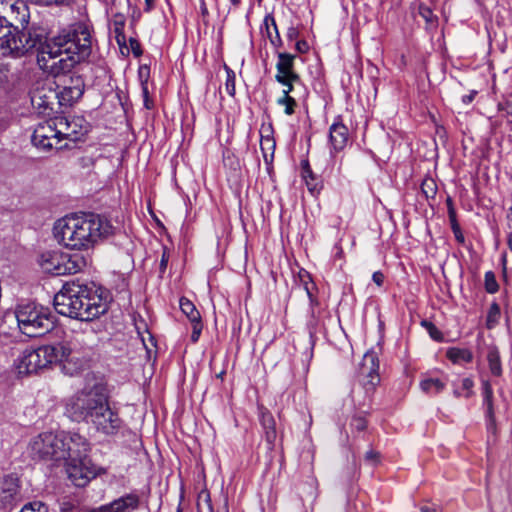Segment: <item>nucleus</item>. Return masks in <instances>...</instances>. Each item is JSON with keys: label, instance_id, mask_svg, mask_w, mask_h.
Here are the masks:
<instances>
[{"label": "nucleus", "instance_id": "obj_3", "mask_svg": "<svg viewBox=\"0 0 512 512\" xmlns=\"http://www.w3.org/2000/svg\"><path fill=\"white\" fill-rule=\"evenodd\" d=\"M113 233L114 226L107 217L91 212L65 216L53 227L58 243L72 250H88Z\"/></svg>", "mask_w": 512, "mask_h": 512}, {"label": "nucleus", "instance_id": "obj_44", "mask_svg": "<svg viewBox=\"0 0 512 512\" xmlns=\"http://www.w3.org/2000/svg\"><path fill=\"white\" fill-rule=\"evenodd\" d=\"M365 460L374 465L379 461V454L373 450L367 451L365 453Z\"/></svg>", "mask_w": 512, "mask_h": 512}, {"label": "nucleus", "instance_id": "obj_23", "mask_svg": "<svg viewBox=\"0 0 512 512\" xmlns=\"http://www.w3.org/2000/svg\"><path fill=\"white\" fill-rule=\"evenodd\" d=\"M263 25L270 43L275 48H280L283 45V41L280 37L275 18L271 14H267L264 18Z\"/></svg>", "mask_w": 512, "mask_h": 512}, {"label": "nucleus", "instance_id": "obj_21", "mask_svg": "<svg viewBox=\"0 0 512 512\" xmlns=\"http://www.w3.org/2000/svg\"><path fill=\"white\" fill-rule=\"evenodd\" d=\"M267 132V134H263L261 132V140H260V148L262 151L263 159L266 165L268 166V169L272 166V162L274 159V152H275V140L273 138L272 134V127L271 125L268 126L267 129L264 130Z\"/></svg>", "mask_w": 512, "mask_h": 512}, {"label": "nucleus", "instance_id": "obj_32", "mask_svg": "<svg viewBox=\"0 0 512 512\" xmlns=\"http://www.w3.org/2000/svg\"><path fill=\"white\" fill-rule=\"evenodd\" d=\"M500 313V306L496 302H493L490 305L486 318V327L488 329H492L498 324L500 319Z\"/></svg>", "mask_w": 512, "mask_h": 512}, {"label": "nucleus", "instance_id": "obj_58", "mask_svg": "<svg viewBox=\"0 0 512 512\" xmlns=\"http://www.w3.org/2000/svg\"><path fill=\"white\" fill-rule=\"evenodd\" d=\"M231 4L235 7L239 6L241 3V0H229Z\"/></svg>", "mask_w": 512, "mask_h": 512}, {"label": "nucleus", "instance_id": "obj_17", "mask_svg": "<svg viewBox=\"0 0 512 512\" xmlns=\"http://www.w3.org/2000/svg\"><path fill=\"white\" fill-rule=\"evenodd\" d=\"M20 492L19 478L14 474L4 476L0 481V506H12Z\"/></svg>", "mask_w": 512, "mask_h": 512}, {"label": "nucleus", "instance_id": "obj_24", "mask_svg": "<svg viewBox=\"0 0 512 512\" xmlns=\"http://www.w3.org/2000/svg\"><path fill=\"white\" fill-rule=\"evenodd\" d=\"M261 425L265 432V439L269 444H273L276 440V423L273 415L269 411L261 413Z\"/></svg>", "mask_w": 512, "mask_h": 512}, {"label": "nucleus", "instance_id": "obj_2", "mask_svg": "<svg viewBox=\"0 0 512 512\" xmlns=\"http://www.w3.org/2000/svg\"><path fill=\"white\" fill-rule=\"evenodd\" d=\"M65 413L71 420L90 424L107 436L116 435L123 426L118 411L110 405L109 392L103 383L85 387L71 396Z\"/></svg>", "mask_w": 512, "mask_h": 512}, {"label": "nucleus", "instance_id": "obj_26", "mask_svg": "<svg viewBox=\"0 0 512 512\" xmlns=\"http://www.w3.org/2000/svg\"><path fill=\"white\" fill-rule=\"evenodd\" d=\"M446 387V383L439 378H425L420 382L421 390L429 395H437Z\"/></svg>", "mask_w": 512, "mask_h": 512}, {"label": "nucleus", "instance_id": "obj_4", "mask_svg": "<svg viewBox=\"0 0 512 512\" xmlns=\"http://www.w3.org/2000/svg\"><path fill=\"white\" fill-rule=\"evenodd\" d=\"M54 308L63 316L92 321L108 311L109 292L95 285H65L54 296Z\"/></svg>", "mask_w": 512, "mask_h": 512}, {"label": "nucleus", "instance_id": "obj_51", "mask_svg": "<svg viewBox=\"0 0 512 512\" xmlns=\"http://www.w3.org/2000/svg\"><path fill=\"white\" fill-rule=\"evenodd\" d=\"M420 14L427 20L430 21V17L432 16V11L428 7H420Z\"/></svg>", "mask_w": 512, "mask_h": 512}, {"label": "nucleus", "instance_id": "obj_16", "mask_svg": "<svg viewBox=\"0 0 512 512\" xmlns=\"http://www.w3.org/2000/svg\"><path fill=\"white\" fill-rule=\"evenodd\" d=\"M62 436L65 438L64 451L67 452L63 460L88 456L90 445L85 437L78 433H66L63 431Z\"/></svg>", "mask_w": 512, "mask_h": 512}, {"label": "nucleus", "instance_id": "obj_37", "mask_svg": "<svg viewBox=\"0 0 512 512\" xmlns=\"http://www.w3.org/2000/svg\"><path fill=\"white\" fill-rule=\"evenodd\" d=\"M421 325L427 330V332L429 333L430 337L433 340H436V341L443 340L442 332L434 325V323H432L431 321H428V320H423L421 322Z\"/></svg>", "mask_w": 512, "mask_h": 512}, {"label": "nucleus", "instance_id": "obj_6", "mask_svg": "<svg viewBox=\"0 0 512 512\" xmlns=\"http://www.w3.org/2000/svg\"><path fill=\"white\" fill-rule=\"evenodd\" d=\"M1 4V10L5 13L6 24L9 26L10 34L13 38L21 35V40H27L25 44L27 53L38 49L39 44L44 39V32L40 28H27L29 22L28 7L24 1L18 0L9 7Z\"/></svg>", "mask_w": 512, "mask_h": 512}, {"label": "nucleus", "instance_id": "obj_55", "mask_svg": "<svg viewBox=\"0 0 512 512\" xmlns=\"http://www.w3.org/2000/svg\"><path fill=\"white\" fill-rule=\"evenodd\" d=\"M200 11H201L202 16H207L208 15V9H207V6H206V4H205V2L203 0L201 1Z\"/></svg>", "mask_w": 512, "mask_h": 512}, {"label": "nucleus", "instance_id": "obj_10", "mask_svg": "<svg viewBox=\"0 0 512 512\" xmlns=\"http://www.w3.org/2000/svg\"><path fill=\"white\" fill-rule=\"evenodd\" d=\"M30 99L32 106L43 115L50 116L60 108L57 88L52 83L38 84L30 92Z\"/></svg>", "mask_w": 512, "mask_h": 512}, {"label": "nucleus", "instance_id": "obj_15", "mask_svg": "<svg viewBox=\"0 0 512 512\" xmlns=\"http://www.w3.org/2000/svg\"><path fill=\"white\" fill-rule=\"evenodd\" d=\"M84 93V81L80 76L70 78V84L64 85L61 89L57 86L59 107L71 106L78 101Z\"/></svg>", "mask_w": 512, "mask_h": 512}, {"label": "nucleus", "instance_id": "obj_50", "mask_svg": "<svg viewBox=\"0 0 512 512\" xmlns=\"http://www.w3.org/2000/svg\"><path fill=\"white\" fill-rule=\"evenodd\" d=\"M476 94H477V91H475V90L471 91L469 94L464 95V96L462 97V102H463L465 105L470 104V103L474 100V98H475Z\"/></svg>", "mask_w": 512, "mask_h": 512}, {"label": "nucleus", "instance_id": "obj_40", "mask_svg": "<svg viewBox=\"0 0 512 512\" xmlns=\"http://www.w3.org/2000/svg\"><path fill=\"white\" fill-rule=\"evenodd\" d=\"M350 426L356 431H364L367 427V420L365 417L357 415L351 419Z\"/></svg>", "mask_w": 512, "mask_h": 512}, {"label": "nucleus", "instance_id": "obj_7", "mask_svg": "<svg viewBox=\"0 0 512 512\" xmlns=\"http://www.w3.org/2000/svg\"><path fill=\"white\" fill-rule=\"evenodd\" d=\"M18 327L28 337H40L54 328V316L42 306L25 303L17 306L15 311Z\"/></svg>", "mask_w": 512, "mask_h": 512}, {"label": "nucleus", "instance_id": "obj_31", "mask_svg": "<svg viewBox=\"0 0 512 512\" xmlns=\"http://www.w3.org/2000/svg\"><path fill=\"white\" fill-rule=\"evenodd\" d=\"M473 386H474V382L471 378H464L461 381V387L455 388L453 391V394L456 398H459L462 396L465 398H470L473 395V390H472Z\"/></svg>", "mask_w": 512, "mask_h": 512}, {"label": "nucleus", "instance_id": "obj_39", "mask_svg": "<svg viewBox=\"0 0 512 512\" xmlns=\"http://www.w3.org/2000/svg\"><path fill=\"white\" fill-rule=\"evenodd\" d=\"M201 498L202 496H199V500L197 502V512H213V507L209 494L205 495L203 502H201Z\"/></svg>", "mask_w": 512, "mask_h": 512}, {"label": "nucleus", "instance_id": "obj_43", "mask_svg": "<svg viewBox=\"0 0 512 512\" xmlns=\"http://www.w3.org/2000/svg\"><path fill=\"white\" fill-rule=\"evenodd\" d=\"M35 4H39V5H45V6H48V5H62V4H66V3H69L71 0H33Z\"/></svg>", "mask_w": 512, "mask_h": 512}, {"label": "nucleus", "instance_id": "obj_34", "mask_svg": "<svg viewBox=\"0 0 512 512\" xmlns=\"http://www.w3.org/2000/svg\"><path fill=\"white\" fill-rule=\"evenodd\" d=\"M226 71V81H225V90L231 97L235 96L236 88H235V72L227 65L224 66Z\"/></svg>", "mask_w": 512, "mask_h": 512}, {"label": "nucleus", "instance_id": "obj_38", "mask_svg": "<svg viewBox=\"0 0 512 512\" xmlns=\"http://www.w3.org/2000/svg\"><path fill=\"white\" fill-rule=\"evenodd\" d=\"M58 126L60 127V129L63 130V132H73L75 131L76 135L78 136V139L80 138V133H78L75 129V127L77 126V123L75 121H68V119L66 118H60L59 121H58Z\"/></svg>", "mask_w": 512, "mask_h": 512}, {"label": "nucleus", "instance_id": "obj_28", "mask_svg": "<svg viewBox=\"0 0 512 512\" xmlns=\"http://www.w3.org/2000/svg\"><path fill=\"white\" fill-rule=\"evenodd\" d=\"M487 361L490 372L493 376H500L502 374L500 354L496 347H491L487 353Z\"/></svg>", "mask_w": 512, "mask_h": 512}, {"label": "nucleus", "instance_id": "obj_48", "mask_svg": "<svg viewBox=\"0 0 512 512\" xmlns=\"http://www.w3.org/2000/svg\"><path fill=\"white\" fill-rule=\"evenodd\" d=\"M300 80H290L287 84H282L285 88L283 89V95H290V93L293 91V85L294 83H298Z\"/></svg>", "mask_w": 512, "mask_h": 512}, {"label": "nucleus", "instance_id": "obj_8", "mask_svg": "<svg viewBox=\"0 0 512 512\" xmlns=\"http://www.w3.org/2000/svg\"><path fill=\"white\" fill-rule=\"evenodd\" d=\"M38 264L43 272L61 276L80 272L86 266V259L81 254L50 250L39 255Z\"/></svg>", "mask_w": 512, "mask_h": 512}, {"label": "nucleus", "instance_id": "obj_60", "mask_svg": "<svg viewBox=\"0 0 512 512\" xmlns=\"http://www.w3.org/2000/svg\"><path fill=\"white\" fill-rule=\"evenodd\" d=\"M61 138V136L59 138H56L57 139V142H55V145H58V142H59V139Z\"/></svg>", "mask_w": 512, "mask_h": 512}, {"label": "nucleus", "instance_id": "obj_41", "mask_svg": "<svg viewBox=\"0 0 512 512\" xmlns=\"http://www.w3.org/2000/svg\"><path fill=\"white\" fill-rule=\"evenodd\" d=\"M115 35L124 33L125 21L122 15H116L113 21Z\"/></svg>", "mask_w": 512, "mask_h": 512}, {"label": "nucleus", "instance_id": "obj_54", "mask_svg": "<svg viewBox=\"0 0 512 512\" xmlns=\"http://www.w3.org/2000/svg\"><path fill=\"white\" fill-rule=\"evenodd\" d=\"M297 36V30L294 27L288 29L287 37L290 40H293Z\"/></svg>", "mask_w": 512, "mask_h": 512}, {"label": "nucleus", "instance_id": "obj_42", "mask_svg": "<svg viewBox=\"0 0 512 512\" xmlns=\"http://www.w3.org/2000/svg\"><path fill=\"white\" fill-rule=\"evenodd\" d=\"M130 49L135 57H140L143 53L140 42L135 38L129 39Z\"/></svg>", "mask_w": 512, "mask_h": 512}, {"label": "nucleus", "instance_id": "obj_52", "mask_svg": "<svg viewBox=\"0 0 512 512\" xmlns=\"http://www.w3.org/2000/svg\"><path fill=\"white\" fill-rule=\"evenodd\" d=\"M116 42L119 46H122L126 43V36L125 33H121L120 35H115Z\"/></svg>", "mask_w": 512, "mask_h": 512}, {"label": "nucleus", "instance_id": "obj_61", "mask_svg": "<svg viewBox=\"0 0 512 512\" xmlns=\"http://www.w3.org/2000/svg\"><path fill=\"white\" fill-rule=\"evenodd\" d=\"M259 2H261L262 0H258Z\"/></svg>", "mask_w": 512, "mask_h": 512}, {"label": "nucleus", "instance_id": "obj_47", "mask_svg": "<svg viewBox=\"0 0 512 512\" xmlns=\"http://www.w3.org/2000/svg\"><path fill=\"white\" fill-rule=\"evenodd\" d=\"M142 94H143V98H144V105L147 109H151V101L149 99V91H148V87L147 85H143L142 86Z\"/></svg>", "mask_w": 512, "mask_h": 512}, {"label": "nucleus", "instance_id": "obj_45", "mask_svg": "<svg viewBox=\"0 0 512 512\" xmlns=\"http://www.w3.org/2000/svg\"><path fill=\"white\" fill-rule=\"evenodd\" d=\"M168 261H169V253L166 251V249H164L162 256H161V260H160V272L161 273L165 272V270L167 268Z\"/></svg>", "mask_w": 512, "mask_h": 512}, {"label": "nucleus", "instance_id": "obj_13", "mask_svg": "<svg viewBox=\"0 0 512 512\" xmlns=\"http://www.w3.org/2000/svg\"><path fill=\"white\" fill-rule=\"evenodd\" d=\"M348 141L349 129L342 122L341 116H337L329 127V145L331 156H334L336 153L344 150Z\"/></svg>", "mask_w": 512, "mask_h": 512}, {"label": "nucleus", "instance_id": "obj_35", "mask_svg": "<svg viewBox=\"0 0 512 512\" xmlns=\"http://www.w3.org/2000/svg\"><path fill=\"white\" fill-rule=\"evenodd\" d=\"M277 104L280 106H284V108H285L284 112L286 115H292L295 113V108L297 106V102L292 96L282 95L280 98H278Z\"/></svg>", "mask_w": 512, "mask_h": 512}, {"label": "nucleus", "instance_id": "obj_25", "mask_svg": "<svg viewBox=\"0 0 512 512\" xmlns=\"http://www.w3.org/2000/svg\"><path fill=\"white\" fill-rule=\"evenodd\" d=\"M446 357L454 364H461L471 362L473 354L466 348L451 347L446 351Z\"/></svg>", "mask_w": 512, "mask_h": 512}, {"label": "nucleus", "instance_id": "obj_22", "mask_svg": "<svg viewBox=\"0 0 512 512\" xmlns=\"http://www.w3.org/2000/svg\"><path fill=\"white\" fill-rule=\"evenodd\" d=\"M301 175L306 183L309 192L312 195L318 194L322 189V182L313 173L308 160H303L301 162Z\"/></svg>", "mask_w": 512, "mask_h": 512}, {"label": "nucleus", "instance_id": "obj_57", "mask_svg": "<svg viewBox=\"0 0 512 512\" xmlns=\"http://www.w3.org/2000/svg\"><path fill=\"white\" fill-rule=\"evenodd\" d=\"M225 373L226 372L224 370L220 371L218 374H216V378L223 380Z\"/></svg>", "mask_w": 512, "mask_h": 512}, {"label": "nucleus", "instance_id": "obj_19", "mask_svg": "<svg viewBox=\"0 0 512 512\" xmlns=\"http://www.w3.org/2000/svg\"><path fill=\"white\" fill-rule=\"evenodd\" d=\"M179 304L181 311L188 317L192 324L191 341L196 343L199 340L203 329L200 313L196 309L195 305L185 297L180 299Z\"/></svg>", "mask_w": 512, "mask_h": 512}, {"label": "nucleus", "instance_id": "obj_59", "mask_svg": "<svg viewBox=\"0 0 512 512\" xmlns=\"http://www.w3.org/2000/svg\"><path fill=\"white\" fill-rule=\"evenodd\" d=\"M508 245H509L510 250L512 251V233L509 235Z\"/></svg>", "mask_w": 512, "mask_h": 512}, {"label": "nucleus", "instance_id": "obj_18", "mask_svg": "<svg viewBox=\"0 0 512 512\" xmlns=\"http://www.w3.org/2000/svg\"><path fill=\"white\" fill-rule=\"evenodd\" d=\"M483 403L486 407L485 419L487 432L493 435L497 434V425L493 403V389L488 380L482 381Z\"/></svg>", "mask_w": 512, "mask_h": 512}, {"label": "nucleus", "instance_id": "obj_12", "mask_svg": "<svg viewBox=\"0 0 512 512\" xmlns=\"http://www.w3.org/2000/svg\"><path fill=\"white\" fill-rule=\"evenodd\" d=\"M67 138L72 141L78 140V136L75 131L73 132H63L62 129H53L50 125L48 126H38L32 135V143L39 148L50 149L53 147L52 140L55 138Z\"/></svg>", "mask_w": 512, "mask_h": 512}, {"label": "nucleus", "instance_id": "obj_1", "mask_svg": "<svg viewBox=\"0 0 512 512\" xmlns=\"http://www.w3.org/2000/svg\"><path fill=\"white\" fill-rule=\"evenodd\" d=\"M96 45L92 26L74 23L57 34H44L37 49V62L41 69L54 75L65 74L76 64L88 61Z\"/></svg>", "mask_w": 512, "mask_h": 512}, {"label": "nucleus", "instance_id": "obj_53", "mask_svg": "<svg viewBox=\"0 0 512 512\" xmlns=\"http://www.w3.org/2000/svg\"><path fill=\"white\" fill-rule=\"evenodd\" d=\"M155 0H145V12H150L154 8Z\"/></svg>", "mask_w": 512, "mask_h": 512}, {"label": "nucleus", "instance_id": "obj_11", "mask_svg": "<svg viewBox=\"0 0 512 512\" xmlns=\"http://www.w3.org/2000/svg\"><path fill=\"white\" fill-rule=\"evenodd\" d=\"M64 461L67 476L77 487H85L97 476V467L88 456L68 458Z\"/></svg>", "mask_w": 512, "mask_h": 512}, {"label": "nucleus", "instance_id": "obj_20", "mask_svg": "<svg viewBox=\"0 0 512 512\" xmlns=\"http://www.w3.org/2000/svg\"><path fill=\"white\" fill-rule=\"evenodd\" d=\"M379 363L374 352H367L363 357V363L361 367L362 373H367L369 380L365 384L366 392L373 390L375 385L379 382L378 375Z\"/></svg>", "mask_w": 512, "mask_h": 512}, {"label": "nucleus", "instance_id": "obj_36", "mask_svg": "<svg viewBox=\"0 0 512 512\" xmlns=\"http://www.w3.org/2000/svg\"><path fill=\"white\" fill-rule=\"evenodd\" d=\"M484 287L487 293L495 294L499 290V285L493 271H487L484 276Z\"/></svg>", "mask_w": 512, "mask_h": 512}, {"label": "nucleus", "instance_id": "obj_27", "mask_svg": "<svg viewBox=\"0 0 512 512\" xmlns=\"http://www.w3.org/2000/svg\"><path fill=\"white\" fill-rule=\"evenodd\" d=\"M447 205H448V216L451 224V229L453 231V234L455 236V239L458 243L464 244L465 237L462 233V230L460 228V225L456 218V212L453 207L452 200L450 198L447 199Z\"/></svg>", "mask_w": 512, "mask_h": 512}, {"label": "nucleus", "instance_id": "obj_14", "mask_svg": "<svg viewBox=\"0 0 512 512\" xmlns=\"http://www.w3.org/2000/svg\"><path fill=\"white\" fill-rule=\"evenodd\" d=\"M276 55L278 61L275 80L280 84H287L290 80H300V76L294 70L295 55L287 52H277Z\"/></svg>", "mask_w": 512, "mask_h": 512}, {"label": "nucleus", "instance_id": "obj_30", "mask_svg": "<svg viewBox=\"0 0 512 512\" xmlns=\"http://www.w3.org/2000/svg\"><path fill=\"white\" fill-rule=\"evenodd\" d=\"M497 107L502 116L507 118V122L512 124V94L503 96Z\"/></svg>", "mask_w": 512, "mask_h": 512}, {"label": "nucleus", "instance_id": "obj_29", "mask_svg": "<svg viewBox=\"0 0 512 512\" xmlns=\"http://www.w3.org/2000/svg\"><path fill=\"white\" fill-rule=\"evenodd\" d=\"M299 277L301 281L303 282L304 290L307 293V296L309 298L310 306L313 308L314 306L318 305V300L313 294V290L315 289L314 283L311 281L310 274L307 271H303L299 273Z\"/></svg>", "mask_w": 512, "mask_h": 512}, {"label": "nucleus", "instance_id": "obj_49", "mask_svg": "<svg viewBox=\"0 0 512 512\" xmlns=\"http://www.w3.org/2000/svg\"><path fill=\"white\" fill-rule=\"evenodd\" d=\"M309 49V46L305 40L297 41L296 43V50L300 53H305Z\"/></svg>", "mask_w": 512, "mask_h": 512}, {"label": "nucleus", "instance_id": "obj_9", "mask_svg": "<svg viewBox=\"0 0 512 512\" xmlns=\"http://www.w3.org/2000/svg\"><path fill=\"white\" fill-rule=\"evenodd\" d=\"M64 445L65 438L62 432H44L31 439L28 453L34 460L61 461L67 454L64 451Z\"/></svg>", "mask_w": 512, "mask_h": 512}, {"label": "nucleus", "instance_id": "obj_5", "mask_svg": "<svg viewBox=\"0 0 512 512\" xmlns=\"http://www.w3.org/2000/svg\"><path fill=\"white\" fill-rule=\"evenodd\" d=\"M74 361L71 349L64 344L42 345L37 348H26L14 361L19 376L39 373L57 363Z\"/></svg>", "mask_w": 512, "mask_h": 512}, {"label": "nucleus", "instance_id": "obj_46", "mask_svg": "<svg viewBox=\"0 0 512 512\" xmlns=\"http://www.w3.org/2000/svg\"><path fill=\"white\" fill-rule=\"evenodd\" d=\"M384 274L380 271H376L373 273L372 275V280L373 282L378 285V286H382L383 285V282H384Z\"/></svg>", "mask_w": 512, "mask_h": 512}, {"label": "nucleus", "instance_id": "obj_33", "mask_svg": "<svg viewBox=\"0 0 512 512\" xmlns=\"http://www.w3.org/2000/svg\"><path fill=\"white\" fill-rule=\"evenodd\" d=\"M421 192L426 199H434L437 194V184L434 179L427 177L421 183Z\"/></svg>", "mask_w": 512, "mask_h": 512}, {"label": "nucleus", "instance_id": "obj_56", "mask_svg": "<svg viewBox=\"0 0 512 512\" xmlns=\"http://www.w3.org/2000/svg\"><path fill=\"white\" fill-rule=\"evenodd\" d=\"M421 512H436V509L427 505H424L420 508Z\"/></svg>", "mask_w": 512, "mask_h": 512}]
</instances>
